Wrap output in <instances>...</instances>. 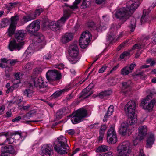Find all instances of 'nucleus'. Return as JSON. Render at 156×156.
I'll use <instances>...</instances> for the list:
<instances>
[{
  "mask_svg": "<svg viewBox=\"0 0 156 156\" xmlns=\"http://www.w3.org/2000/svg\"><path fill=\"white\" fill-rule=\"evenodd\" d=\"M140 0H131L127 2V7L117 9L115 13V17L124 22L129 16L133 14L139 6Z\"/></svg>",
  "mask_w": 156,
  "mask_h": 156,
  "instance_id": "f257e3e1",
  "label": "nucleus"
},
{
  "mask_svg": "<svg viewBox=\"0 0 156 156\" xmlns=\"http://www.w3.org/2000/svg\"><path fill=\"white\" fill-rule=\"evenodd\" d=\"M67 142L66 138L62 136H59L55 142L54 147L55 150L61 154H67L69 149Z\"/></svg>",
  "mask_w": 156,
  "mask_h": 156,
  "instance_id": "f03ea898",
  "label": "nucleus"
},
{
  "mask_svg": "<svg viewBox=\"0 0 156 156\" xmlns=\"http://www.w3.org/2000/svg\"><path fill=\"white\" fill-rule=\"evenodd\" d=\"M28 85L30 88L33 86L37 87L39 89V91L42 93L48 92L49 89L47 83L44 82L41 78L35 76H31Z\"/></svg>",
  "mask_w": 156,
  "mask_h": 156,
  "instance_id": "7ed1b4c3",
  "label": "nucleus"
},
{
  "mask_svg": "<svg viewBox=\"0 0 156 156\" xmlns=\"http://www.w3.org/2000/svg\"><path fill=\"white\" fill-rule=\"evenodd\" d=\"M69 12H68L67 10H65L64 11V15L56 22L54 21L50 22L49 26L52 30L55 31L58 30L60 27L63 25L66 20L69 18Z\"/></svg>",
  "mask_w": 156,
  "mask_h": 156,
  "instance_id": "20e7f679",
  "label": "nucleus"
},
{
  "mask_svg": "<svg viewBox=\"0 0 156 156\" xmlns=\"http://www.w3.org/2000/svg\"><path fill=\"white\" fill-rule=\"evenodd\" d=\"M154 94H156V93L154 92H151L149 95H147L145 99L142 101L141 105L143 109L147 110L149 111L152 110L156 102L155 100L154 99L151 100Z\"/></svg>",
  "mask_w": 156,
  "mask_h": 156,
  "instance_id": "39448f33",
  "label": "nucleus"
},
{
  "mask_svg": "<svg viewBox=\"0 0 156 156\" xmlns=\"http://www.w3.org/2000/svg\"><path fill=\"white\" fill-rule=\"evenodd\" d=\"M87 115L86 110L81 108L73 112L71 115V121L74 124L80 122L83 118L86 117Z\"/></svg>",
  "mask_w": 156,
  "mask_h": 156,
  "instance_id": "423d86ee",
  "label": "nucleus"
},
{
  "mask_svg": "<svg viewBox=\"0 0 156 156\" xmlns=\"http://www.w3.org/2000/svg\"><path fill=\"white\" fill-rule=\"evenodd\" d=\"M131 147L128 141L122 142L117 147V151L119 156H128L131 152Z\"/></svg>",
  "mask_w": 156,
  "mask_h": 156,
  "instance_id": "0eeeda50",
  "label": "nucleus"
},
{
  "mask_svg": "<svg viewBox=\"0 0 156 156\" xmlns=\"http://www.w3.org/2000/svg\"><path fill=\"white\" fill-rule=\"evenodd\" d=\"M69 53L70 58L69 61L72 64H75L79 60L78 55L79 49L76 45H71L69 48Z\"/></svg>",
  "mask_w": 156,
  "mask_h": 156,
  "instance_id": "6e6552de",
  "label": "nucleus"
},
{
  "mask_svg": "<svg viewBox=\"0 0 156 156\" xmlns=\"http://www.w3.org/2000/svg\"><path fill=\"white\" fill-rule=\"evenodd\" d=\"M91 35L88 31L83 32L81 35L79 40V45L82 48H86L91 39Z\"/></svg>",
  "mask_w": 156,
  "mask_h": 156,
  "instance_id": "1a4fd4ad",
  "label": "nucleus"
},
{
  "mask_svg": "<svg viewBox=\"0 0 156 156\" xmlns=\"http://www.w3.org/2000/svg\"><path fill=\"white\" fill-rule=\"evenodd\" d=\"M46 77L48 81L51 82L60 79L61 75L56 70H49L46 73Z\"/></svg>",
  "mask_w": 156,
  "mask_h": 156,
  "instance_id": "9d476101",
  "label": "nucleus"
},
{
  "mask_svg": "<svg viewBox=\"0 0 156 156\" xmlns=\"http://www.w3.org/2000/svg\"><path fill=\"white\" fill-rule=\"evenodd\" d=\"M40 23V21L39 20L33 21L26 27V32L29 34H34L39 29Z\"/></svg>",
  "mask_w": 156,
  "mask_h": 156,
  "instance_id": "9b49d317",
  "label": "nucleus"
},
{
  "mask_svg": "<svg viewBox=\"0 0 156 156\" xmlns=\"http://www.w3.org/2000/svg\"><path fill=\"white\" fill-rule=\"evenodd\" d=\"M136 106V103L134 100L129 101L125 107V109L126 115H133L135 114Z\"/></svg>",
  "mask_w": 156,
  "mask_h": 156,
  "instance_id": "f8f14e48",
  "label": "nucleus"
},
{
  "mask_svg": "<svg viewBox=\"0 0 156 156\" xmlns=\"http://www.w3.org/2000/svg\"><path fill=\"white\" fill-rule=\"evenodd\" d=\"M107 139L108 142L112 144L115 143L117 140V136L114 129L111 127L108 131Z\"/></svg>",
  "mask_w": 156,
  "mask_h": 156,
  "instance_id": "ddd939ff",
  "label": "nucleus"
},
{
  "mask_svg": "<svg viewBox=\"0 0 156 156\" xmlns=\"http://www.w3.org/2000/svg\"><path fill=\"white\" fill-rule=\"evenodd\" d=\"M24 44L23 42L17 43L15 40H12L10 41L8 48L11 51H13L14 50L19 51L22 48Z\"/></svg>",
  "mask_w": 156,
  "mask_h": 156,
  "instance_id": "4468645a",
  "label": "nucleus"
},
{
  "mask_svg": "<svg viewBox=\"0 0 156 156\" xmlns=\"http://www.w3.org/2000/svg\"><path fill=\"white\" fill-rule=\"evenodd\" d=\"M131 83L130 81H129L127 82H123L122 83V87L121 92L125 96H127L129 94V93L131 90Z\"/></svg>",
  "mask_w": 156,
  "mask_h": 156,
  "instance_id": "2eb2a0df",
  "label": "nucleus"
},
{
  "mask_svg": "<svg viewBox=\"0 0 156 156\" xmlns=\"http://www.w3.org/2000/svg\"><path fill=\"white\" fill-rule=\"evenodd\" d=\"M42 153L47 156H50L53 153V147L50 144L43 145L42 147Z\"/></svg>",
  "mask_w": 156,
  "mask_h": 156,
  "instance_id": "dca6fc26",
  "label": "nucleus"
},
{
  "mask_svg": "<svg viewBox=\"0 0 156 156\" xmlns=\"http://www.w3.org/2000/svg\"><path fill=\"white\" fill-rule=\"evenodd\" d=\"M94 85L93 83H90L85 89L82 90V96L84 98H87L93 92L91 90L93 88Z\"/></svg>",
  "mask_w": 156,
  "mask_h": 156,
  "instance_id": "f3484780",
  "label": "nucleus"
},
{
  "mask_svg": "<svg viewBox=\"0 0 156 156\" xmlns=\"http://www.w3.org/2000/svg\"><path fill=\"white\" fill-rule=\"evenodd\" d=\"M119 131L120 133L123 135H126L127 133L129 134V128L128 124L126 122L122 123L120 126Z\"/></svg>",
  "mask_w": 156,
  "mask_h": 156,
  "instance_id": "a211bd4d",
  "label": "nucleus"
},
{
  "mask_svg": "<svg viewBox=\"0 0 156 156\" xmlns=\"http://www.w3.org/2000/svg\"><path fill=\"white\" fill-rule=\"evenodd\" d=\"M73 34L71 33H66L62 37L61 41L63 43H66L73 39Z\"/></svg>",
  "mask_w": 156,
  "mask_h": 156,
  "instance_id": "6ab92c4d",
  "label": "nucleus"
},
{
  "mask_svg": "<svg viewBox=\"0 0 156 156\" xmlns=\"http://www.w3.org/2000/svg\"><path fill=\"white\" fill-rule=\"evenodd\" d=\"M27 32L24 30H20L15 34V37L18 41L23 40L27 35Z\"/></svg>",
  "mask_w": 156,
  "mask_h": 156,
  "instance_id": "aec40b11",
  "label": "nucleus"
},
{
  "mask_svg": "<svg viewBox=\"0 0 156 156\" xmlns=\"http://www.w3.org/2000/svg\"><path fill=\"white\" fill-rule=\"evenodd\" d=\"M9 133H7L4 135L0 136V145H2L5 144H9L11 143L10 141L11 139L7 137Z\"/></svg>",
  "mask_w": 156,
  "mask_h": 156,
  "instance_id": "412c9836",
  "label": "nucleus"
},
{
  "mask_svg": "<svg viewBox=\"0 0 156 156\" xmlns=\"http://www.w3.org/2000/svg\"><path fill=\"white\" fill-rule=\"evenodd\" d=\"M155 141L154 135L152 134H149L147 140L146 147L147 148H150L152 147Z\"/></svg>",
  "mask_w": 156,
  "mask_h": 156,
  "instance_id": "4be33fe9",
  "label": "nucleus"
},
{
  "mask_svg": "<svg viewBox=\"0 0 156 156\" xmlns=\"http://www.w3.org/2000/svg\"><path fill=\"white\" fill-rule=\"evenodd\" d=\"M110 32L107 36V39L108 40L112 41L113 40L115 36L116 30L115 28V26L112 24L110 29Z\"/></svg>",
  "mask_w": 156,
  "mask_h": 156,
  "instance_id": "5701e85b",
  "label": "nucleus"
},
{
  "mask_svg": "<svg viewBox=\"0 0 156 156\" xmlns=\"http://www.w3.org/2000/svg\"><path fill=\"white\" fill-rule=\"evenodd\" d=\"M129 21L128 27L131 32H133L136 26V20L135 18L132 17L129 19Z\"/></svg>",
  "mask_w": 156,
  "mask_h": 156,
  "instance_id": "b1692460",
  "label": "nucleus"
},
{
  "mask_svg": "<svg viewBox=\"0 0 156 156\" xmlns=\"http://www.w3.org/2000/svg\"><path fill=\"white\" fill-rule=\"evenodd\" d=\"M139 133L137 135L141 137V139H143L147 134V128L146 126H140L139 128Z\"/></svg>",
  "mask_w": 156,
  "mask_h": 156,
  "instance_id": "393cba45",
  "label": "nucleus"
},
{
  "mask_svg": "<svg viewBox=\"0 0 156 156\" xmlns=\"http://www.w3.org/2000/svg\"><path fill=\"white\" fill-rule=\"evenodd\" d=\"M71 88V87L69 88H65L62 90H58L54 93L51 96V97L52 98H58L65 92L67 91L70 90Z\"/></svg>",
  "mask_w": 156,
  "mask_h": 156,
  "instance_id": "a878e982",
  "label": "nucleus"
},
{
  "mask_svg": "<svg viewBox=\"0 0 156 156\" xmlns=\"http://www.w3.org/2000/svg\"><path fill=\"white\" fill-rule=\"evenodd\" d=\"M1 152L7 153L14 154L15 150L12 146L9 145L5 147H2Z\"/></svg>",
  "mask_w": 156,
  "mask_h": 156,
  "instance_id": "bb28decb",
  "label": "nucleus"
},
{
  "mask_svg": "<svg viewBox=\"0 0 156 156\" xmlns=\"http://www.w3.org/2000/svg\"><path fill=\"white\" fill-rule=\"evenodd\" d=\"M34 19H35V16H33L32 14L30 13L23 16L21 21L22 24H24Z\"/></svg>",
  "mask_w": 156,
  "mask_h": 156,
  "instance_id": "cd10ccee",
  "label": "nucleus"
},
{
  "mask_svg": "<svg viewBox=\"0 0 156 156\" xmlns=\"http://www.w3.org/2000/svg\"><path fill=\"white\" fill-rule=\"evenodd\" d=\"M44 40V37L41 33H38L34 35V43H40Z\"/></svg>",
  "mask_w": 156,
  "mask_h": 156,
  "instance_id": "c85d7f7f",
  "label": "nucleus"
},
{
  "mask_svg": "<svg viewBox=\"0 0 156 156\" xmlns=\"http://www.w3.org/2000/svg\"><path fill=\"white\" fill-rule=\"evenodd\" d=\"M114 107L113 105H110L108 109L107 113H106L104 116L103 121L105 122L108 119V117L112 114L114 112Z\"/></svg>",
  "mask_w": 156,
  "mask_h": 156,
  "instance_id": "c756f323",
  "label": "nucleus"
},
{
  "mask_svg": "<svg viewBox=\"0 0 156 156\" xmlns=\"http://www.w3.org/2000/svg\"><path fill=\"white\" fill-rule=\"evenodd\" d=\"M150 38V37L149 35L144 36L142 37L140 41V44L141 46L143 48L149 42V40Z\"/></svg>",
  "mask_w": 156,
  "mask_h": 156,
  "instance_id": "7c9ffc66",
  "label": "nucleus"
},
{
  "mask_svg": "<svg viewBox=\"0 0 156 156\" xmlns=\"http://www.w3.org/2000/svg\"><path fill=\"white\" fill-rule=\"evenodd\" d=\"M148 13L147 12L146 10H143V14L141 18V22L142 24L149 20L150 17L148 15Z\"/></svg>",
  "mask_w": 156,
  "mask_h": 156,
  "instance_id": "2f4dec72",
  "label": "nucleus"
},
{
  "mask_svg": "<svg viewBox=\"0 0 156 156\" xmlns=\"http://www.w3.org/2000/svg\"><path fill=\"white\" fill-rule=\"evenodd\" d=\"M110 150L109 147L105 145H101L97 149V151L99 152H106Z\"/></svg>",
  "mask_w": 156,
  "mask_h": 156,
  "instance_id": "473e14b6",
  "label": "nucleus"
},
{
  "mask_svg": "<svg viewBox=\"0 0 156 156\" xmlns=\"http://www.w3.org/2000/svg\"><path fill=\"white\" fill-rule=\"evenodd\" d=\"M128 116V121L130 125H132L137 122V119L134 115H127Z\"/></svg>",
  "mask_w": 156,
  "mask_h": 156,
  "instance_id": "72a5a7b5",
  "label": "nucleus"
},
{
  "mask_svg": "<svg viewBox=\"0 0 156 156\" xmlns=\"http://www.w3.org/2000/svg\"><path fill=\"white\" fill-rule=\"evenodd\" d=\"M16 27V26L10 24L8 30V35L10 37L14 34Z\"/></svg>",
  "mask_w": 156,
  "mask_h": 156,
  "instance_id": "f704fd0d",
  "label": "nucleus"
},
{
  "mask_svg": "<svg viewBox=\"0 0 156 156\" xmlns=\"http://www.w3.org/2000/svg\"><path fill=\"white\" fill-rule=\"evenodd\" d=\"M19 20V16L16 15L12 17L11 18V23L10 24L16 26Z\"/></svg>",
  "mask_w": 156,
  "mask_h": 156,
  "instance_id": "c9c22d12",
  "label": "nucleus"
},
{
  "mask_svg": "<svg viewBox=\"0 0 156 156\" xmlns=\"http://www.w3.org/2000/svg\"><path fill=\"white\" fill-rule=\"evenodd\" d=\"M141 137L137 135L136 133L133 136V143L134 146L137 145L138 143L143 139H141Z\"/></svg>",
  "mask_w": 156,
  "mask_h": 156,
  "instance_id": "e433bc0d",
  "label": "nucleus"
},
{
  "mask_svg": "<svg viewBox=\"0 0 156 156\" xmlns=\"http://www.w3.org/2000/svg\"><path fill=\"white\" fill-rule=\"evenodd\" d=\"M131 72L127 66L123 68L120 71V74L123 76L128 75Z\"/></svg>",
  "mask_w": 156,
  "mask_h": 156,
  "instance_id": "4c0bfd02",
  "label": "nucleus"
},
{
  "mask_svg": "<svg viewBox=\"0 0 156 156\" xmlns=\"http://www.w3.org/2000/svg\"><path fill=\"white\" fill-rule=\"evenodd\" d=\"M10 21L8 19L4 18L1 21L0 25L2 28L8 25Z\"/></svg>",
  "mask_w": 156,
  "mask_h": 156,
  "instance_id": "58836bf2",
  "label": "nucleus"
},
{
  "mask_svg": "<svg viewBox=\"0 0 156 156\" xmlns=\"http://www.w3.org/2000/svg\"><path fill=\"white\" fill-rule=\"evenodd\" d=\"M23 95L29 98H30L31 97L32 94L33 93V91L32 90L27 89H26L24 91H23Z\"/></svg>",
  "mask_w": 156,
  "mask_h": 156,
  "instance_id": "ea45409f",
  "label": "nucleus"
},
{
  "mask_svg": "<svg viewBox=\"0 0 156 156\" xmlns=\"http://www.w3.org/2000/svg\"><path fill=\"white\" fill-rule=\"evenodd\" d=\"M36 113V111L35 110L30 111L24 116V118H26L29 119L30 117L34 115Z\"/></svg>",
  "mask_w": 156,
  "mask_h": 156,
  "instance_id": "a19ab883",
  "label": "nucleus"
},
{
  "mask_svg": "<svg viewBox=\"0 0 156 156\" xmlns=\"http://www.w3.org/2000/svg\"><path fill=\"white\" fill-rule=\"evenodd\" d=\"M42 71V69L41 68H37L33 70V72L31 76L37 77L38 74L41 73Z\"/></svg>",
  "mask_w": 156,
  "mask_h": 156,
  "instance_id": "79ce46f5",
  "label": "nucleus"
},
{
  "mask_svg": "<svg viewBox=\"0 0 156 156\" xmlns=\"http://www.w3.org/2000/svg\"><path fill=\"white\" fill-rule=\"evenodd\" d=\"M43 10L41 8L37 9L34 11V13H31L33 15V16H35V19L36 17L38 16L42 12Z\"/></svg>",
  "mask_w": 156,
  "mask_h": 156,
  "instance_id": "37998d69",
  "label": "nucleus"
},
{
  "mask_svg": "<svg viewBox=\"0 0 156 156\" xmlns=\"http://www.w3.org/2000/svg\"><path fill=\"white\" fill-rule=\"evenodd\" d=\"M110 94L109 92L106 91L100 93L97 96L100 99H102L109 96Z\"/></svg>",
  "mask_w": 156,
  "mask_h": 156,
  "instance_id": "c03bdc74",
  "label": "nucleus"
},
{
  "mask_svg": "<svg viewBox=\"0 0 156 156\" xmlns=\"http://www.w3.org/2000/svg\"><path fill=\"white\" fill-rule=\"evenodd\" d=\"M91 2V0H83L81 5V8L84 9L89 6Z\"/></svg>",
  "mask_w": 156,
  "mask_h": 156,
  "instance_id": "a18cd8bd",
  "label": "nucleus"
},
{
  "mask_svg": "<svg viewBox=\"0 0 156 156\" xmlns=\"http://www.w3.org/2000/svg\"><path fill=\"white\" fill-rule=\"evenodd\" d=\"M81 0H76L73 2V5L70 7V9L74 10L78 8L77 5L80 3Z\"/></svg>",
  "mask_w": 156,
  "mask_h": 156,
  "instance_id": "49530a36",
  "label": "nucleus"
},
{
  "mask_svg": "<svg viewBox=\"0 0 156 156\" xmlns=\"http://www.w3.org/2000/svg\"><path fill=\"white\" fill-rule=\"evenodd\" d=\"M64 112V109H60L56 113V117L58 119H60L63 116Z\"/></svg>",
  "mask_w": 156,
  "mask_h": 156,
  "instance_id": "de8ad7c7",
  "label": "nucleus"
},
{
  "mask_svg": "<svg viewBox=\"0 0 156 156\" xmlns=\"http://www.w3.org/2000/svg\"><path fill=\"white\" fill-rule=\"evenodd\" d=\"M69 5L67 4L66 3H65L63 6V7L64 8V12L65 10H68V12H69V18L71 14L72 13V11H73V10L72 9H69L68 8H66L65 7H69L70 8ZM64 15H63V16Z\"/></svg>",
  "mask_w": 156,
  "mask_h": 156,
  "instance_id": "09e8293b",
  "label": "nucleus"
},
{
  "mask_svg": "<svg viewBox=\"0 0 156 156\" xmlns=\"http://www.w3.org/2000/svg\"><path fill=\"white\" fill-rule=\"evenodd\" d=\"M105 133L103 131L99 132V136L98 137V141L99 142H101L104 136Z\"/></svg>",
  "mask_w": 156,
  "mask_h": 156,
  "instance_id": "8fccbe9b",
  "label": "nucleus"
},
{
  "mask_svg": "<svg viewBox=\"0 0 156 156\" xmlns=\"http://www.w3.org/2000/svg\"><path fill=\"white\" fill-rule=\"evenodd\" d=\"M17 84H14L13 85L11 86L7 90L6 93H9V92H12L14 90L15 87L16 86Z\"/></svg>",
  "mask_w": 156,
  "mask_h": 156,
  "instance_id": "3c124183",
  "label": "nucleus"
},
{
  "mask_svg": "<svg viewBox=\"0 0 156 156\" xmlns=\"http://www.w3.org/2000/svg\"><path fill=\"white\" fill-rule=\"evenodd\" d=\"M143 47L141 46L140 44H135L134 45L132 48V50H135L136 49L139 50Z\"/></svg>",
  "mask_w": 156,
  "mask_h": 156,
  "instance_id": "603ef678",
  "label": "nucleus"
},
{
  "mask_svg": "<svg viewBox=\"0 0 156 156\" xmlns=\"http://www.w3.org/2000/svg\"><path fill=\"white\" fill-rule=\"evenodd\" d=\"M136 64L135 63L133 62L131 63L129 66H127L130 71L131 73L132 70L133 69L134 67L136 66Z\"/></svg>",
  "mask_w": 156,
  "mask_h": 156,
  "instance_id": "864d4df0",
  "label": "nucleus"
},
{
  "mask_svg": "<svg viewBox=\"0 0 156 156\" xmlns=\"http://www.w3.org/2000/svg\"><path fill=\"white\" fill-rule=\"evenodd\" d=\"M113 153L111 151L100 154L99 156H113Z\"/></svg>",
  "mask_w": 156,
  "mask_h": 156,
  "instance_id": "5fc2aeb1",
  "label": "nucleus"
},
{
  "mask_svg": "<svg viewBox=\"0 0 156 156\" xmlns=\"http://www.w3.org/2000/svg\"><path fill=\"white\" fill-rule=\"evenodd\" d=\"M64 65L63 64H60L55 65V67L56 68H58L60 69H63L64 67Z\"/></svg>",
  "mask_w": 156,
  "mask_h": 156,
  "instance_id": "6e6d98bb",
  "label": "nucleus"
},
{
  "mask_svg": "<svg viewBox=\"0 0 156 156\" xmlns=\"http://www.w3.org/2000/svg\"><path fill=\"white\" fill-rule=\"evenodd\" d=\"M107 68V67L106 65L103 66L102 67H101L98 71V72L99 73H102L104 72L106 69Z\"/></svg>",
  "mask_w": 156,
  "mask_h": 156,
  "instance_id": "4d7b16f0",
  "label": "nucleus"
},
{
  "mask_svg": "<svg viewBox=\"0 0 156 156\" xmlns=\"http://www.w3.org/2000/svg\"><path fill=\"white\" fill-rule=\"evenodd\" d=\"M21 134L22 133L21 132H20L19 131H15L14 132H12L11 133V135L12 136L18 135L20 136V137H21Z\"/></svg>",
  "mask_w": 156,
  "mask_h": 156,
  "instance_id": "13d9d810",
  "label": "nucleus"
},
{
  "mask_svg": "<svg viewBox=\"0 0 156 156\" xmlns=\"http://www.w3.org/2000/svg\"><path fill=\"white\" fill-rule=\"evenodd\" d=\"M73 95H72V94H70L66 97V101H70L71 99H72L73 98Z\"/></svg>",
  "mask_w": 156,
  "mask_h": 156,
  "instance_id": "bf43d9fd",
  "label": "nucleus"
},
{
  "mask_svg": "<svg viewBox=\"0 0 156 156\" xmlns=\"http://www.w3.org/2000/svg\"><path fill=\"white\" fill-rule=\"evenodd\" d=\"M9 60H10V63L12 65H14L16 63L18 62H19L17 59H12V60L9 59Z\"/></svg>",
  "mask_w": 156,
  "mask_h": 156,
  "instance_id": "052dcab7",
  "label": "nucleus"
},
{
  "mask_svg": "<svg viewBox=\"0 0 156 156\" xmlns=\"http://www.w3.org/2000/svg\"><path fill=\"white\" fill-rule=\"evenodd\" d=\"M31 64L30 63H28L25 66L24 68L27 70H29L31 69Z\"/></svg>",
  "mask_w": 156,
  "mask_h": 156,
  "instance_id": "680f3d73",
  "label": "nucleus"
},
{
  "mask_svg": "<svg viewBox=\"0 0 156 156\" xmlns=\"http://www.w3.org/2000/svg\"><path fill=\"white\" fill-rule=\"evenodd\" d=\"M67 133L70 135H73L75 133L74 130L73 129H69L67 131Z\"/></svg>",
  "mask_w": 156,
  "mask_h": 156,
  "instance_id": "e2e57ef3",
  "label": "nucleus"
},
{
  "mask_svg": "<svg viewBox=\"0 0 156 156\" xmlns=\"http://www.w3.org/2000/svg\"><path fill=\"white\" fill-rule=\"evenodd\" d=\"M152 42L153 44H156V33L154 34L153 37L152 38Z\"/></svg>",
  "mask_w": 156,
  "mask_h": 156,
  "instance_id": "0e129e2a",
  "label": "nucleus"
},
{
  "mask_svg": "<svg viewBox=\"0 0 156 156\" xmlns=\"http://www.w3.org/2000/svg\"><path fill=\"white\" fill-rule=\"evenodd\" d=\"M128 41H125L123 43H122L118 47V48H120L121 47V48L124 47V46L127 45L128 43Z\"/></svg>",
  "mask_w": 156,
  "mask_h": 156,
  "instance_id": "69168bd1",
  "label": "nucleus"
},
{
  "mask_svg": "<svg viewBox=\"0 0 156 156\" xmlns=\"http://www.w3.org/2000/svg\"><path fill=\"white\" fill-rule=\"evenodd\" d=\"M31 105H27L26 106H23L22 107V109L26 111H27L29 108L30 107Z\"/></svg>",
  "mask_w": 156,
  "mask_h": 156,
  "instance_id": "338daca9",
  "label": "nucleus"
},
{
  "mask_svg": "<svg viewBox=\"0 0 156 156\" xmlns=\"http://www.w3.org/2000/svg\"><path fill=\"white\" fill-rule=\"evenodd\" d=\"M119 64L117 65L116 66H114L110 71V73H111L117 70V68L119 67Z\"/></svg>",
  "mask_w": 156,
  "mask_h": 156,
  "instance_id": "774afa93",
  "label": "nucleus"
}]
</instances>
